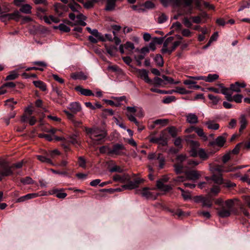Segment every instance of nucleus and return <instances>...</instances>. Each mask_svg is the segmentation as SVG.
Instances as JSON below:
<instances>
[{"label":"nucleus","mask_w":250,"mask_h":250,"mask_svg":"<svg viewBox=\"0 0 250 250\" xmlns=\"http://www.w3.org/2000/svg\"><path fill=\"white\" fill-rule=\"evenodd\" d=\"M183 83L184 84L188 85V88H192V85L196 84V82L191 80H186Z\"/></svg>","instance_id":"680f3d73"},{"label":"nucleus","mask_w":250,"mask_h":250,"mask_svg":"<svg viewBox=\"0 0 250 250\" xmlns=\"http://www.w3.org/2000/svg\"><path fill=\"white\" fill-rule=\"evenodd\" d=\"M247 125V121L246 119V118L244 115H242L241 116V120H240V127L239 128V131H242L243 129H244L246 125Z\"/></svg>","instance_id":"4c0bfd02"},{"label":"nucleus","mask_w":250,"mask_h":250,"mask_svg":"<svg viewBox=\"0 0 250 250\" xmlns=\"http://www.w3.org/2000/svg\"><path fill=\"white\" fill-rule=\"evenodd\" d=\"M125 49L131 51L134 49V44L131 42H127L124 45Z\"/></svg>","instance_id":"bf43d9fd"},{"label":"nucleus","mask_w":250,"mask_h":250,"mask_svg":"<svg viewBox=\"0 0 250 250\" xmlns=\"http://www.w3.org/2000/svg\"><path fill=\"white\" fill-rule=\"evenodd\" d=\"M21 182L24 185H28L33 183V180L29 176L21 179Z\"/></svg>","instance_id":"8fccbe9b"},{"label":"nucleus","mask_w":250,"mask_h":250,"mask_svg":"<svg viewBox=\"0 0 250 250\" xmlns=\"http://www.w3.org/2000/svg\"><path fill=\"white\" fill-rule=\"evenodd\" d=\"M31 6L28 4H25L21 6L20 11L21 12L25 14H30L31 13Z\"/></svg>","instance_id":"7c9ffc66"},{"label":"nucleus","mask_w":250,"mask_h":250,"mask_svg":"<svg viewBox=\"0 0 250 250\" xmlns=\"http://www.w3.org/2000/svg\"><path fill=\"white\" fill-rule=\"evenodd\" d=\"M182 24L180 22L177 21L172 24L171 28L173 30L179 31L181 29Z\"/></svg>","instance_id":"13d9d810"},{"label":"nucleus","mask_w":250,"mask_h":250,"mask_svg":"<svg viewBox=\"0 0 250 250\" xmlns=\"http://www.w3.org/2000/svg\"><path fill=\"white\" fill-rule=\"evenodd\" d=\"M154 61L159 66H162L164 64L163 59L161 55H157L154 58Z\"/></svg>","instance_id":"37998d69"},{"label":"nucleus","mask_w":250,"mask_h":250,"mask_svg":"<svg viewBox=\"0 0 250 250\" xmlns=\"http://www.w3.org/2000/svg\"><path fill=\"white\" fill-rule=\"evenodd\" d=\"M150 142L161 145L163 146H167V139L161 135L159 137H151L149 140Z\"/></svg>","instance_id":"9d476101"},{"label":"nucleus","mask_w":250,"mask_h":250,"mask_svg":"<svg viewBox=\"0 0 250 250\" xmlns=\"http://www.w3.org/2000/svg\"><path fill=\"white\" fill-rule=\"evenodd\" d=\"M175 100V98L174 96H168L163 100V102L165 104H169Z\"/></svg>","instance_id":"69168bd1"},{"label":"nucleus","mask_w":250,"mask_h":250,"mask_svg":"<svg viewBox=\"0 0 250 250\" xmlns=\"http://www.w3.org/2000/svg\"><path fill=\"white\" fill-rule=\"evenodd\" d=\"M38 137L41 138H44L48 141H51L53 140L52 136L49 134L41 133L38 135Z\"/></svg>","instance_id":"6e6d98bb"},{"label":"nucleus","mask_w":250,"mask_h":250,"mask_svg":"<svg viewBox=\"0 0 250 250\" xmlns=\"http://www.w3.org/2000/svg\"><path fill=\"white\" fill-rule=\"evenodd\" d=\"M126 149L122 144H116L113 145V147L108 151V155L111 156L124 155L125 154Z\"/></svg>","instance_id":"20e7f679"},{"label":"nucleus","mask_w":250,"mask_h":250,"mask_svg":"<svg viewBox=\"0 0 250 250\" xmlns=\"http://www.w3.org/2000/svg\"><path fill=\"white\" fill-rule=\"evenodd\" d=\"M97 2V0H88L86 2H84L83 0V3H82L83 7L86 9H90L93 7L95 3Z\"/></svg>","instance_id":"c756f323"},{"label":"nucleus","mask_w":250,"mask_h":250,"mask_svg":"<svg viewBox=\"0 0 250 250\" xmlns=\"http://www.w3.org/2000/svg\"><path fill=\"white\" fill-rule=\"evenodd\" d=\"M195 132L200 136L204 141L208 140V137L204 133L203 129L199 127H194Z\"/></svg>","instance_id":"a878e982"},{"label":"nucleus","mask_w":250,"mask_h":250,"mask_svg":"<svg viewBox=\"0 0 250 250\" xmlns=\"http://www.w3.org/2000/svg\"><path fill=\"white\" fill-rule=\"evenodd\" d=\"M227 134L224 133L222 135L217 137L215 140L209 143V146H217L220 147H223L226 142Z\"/></svg>","instance_id":"0eeeda50"},{"label":"nucleus","mask_w":250,"mask_h":250,"mask_svg":"<svg viewBox=\"0 0 250 250\" xmlns=\"http://www.w3.org/2000/svg\"><path fill=\"white\" fill-rule=\"evenodd\" d=\"M17 104V102L14 100L13 98H10L5 101V105L10 107L11 109L14 108V105Z\"/></svg>","instance_id":"ea45409f"},{"label":"nucleus","mask_w":250,"mask_h":250,"mask_svg":"<svg viewBox=\"0 0 250 250\" xmlns=\"http://www.w3.org/2000/svg\"><path fill=\"white\" fill-rule=\"evenodd\" d=\"M75 89L80 92L82 95L86 96H93L94 94L92 92V91L88 89H85L83 88L81 86H77L75 88Z\"/></svg>","instance_id":"dca6fc26"},{"label":"nucleus","mask_w":250,"mask_h":250,"mask_svg":"<svg viewBox=\"0 0 250 250\" xmlns=\"http://www.w3.org/2000/svg\"><path fill=\"white\" fill-rule=\"evenodd\" d=\"M146 9H151L155 7V4L151 1H146L141 5Z\"/></svg>","instance_id":"49530a36"},{"label":"nucleus","mask_w":250,"mask_h":250,"mask_svg":"<svg viewBox=\"0 0 250 250\" xmlns=\"http://www.w3.org/2000/svg\"><path fill=\"white\" fill-rule=\"evenodd\" d=\"M243 96L240 94H237L234 95L233 97H232V99L231 100H228L229 101H234L237 103H240L242 102Z\"/></svg>","instance_id":"09e8293b"},{"label":"nucleus","mask_w":250,"mask_h":250,"mask_svg":"<svg viewBox=\"0 0 250 250\" xmlns=\"http://www.w3.org/2000/svg\"><path fill=\"white\" fill-rule=\"evenodd\" d=\"M222 167H223V166L217 165V166H216L214 167L211 168V169L210 170L212 171L213 174H216L217 172L220 173L224 172V171L225 172V170H223Z\"/></svg>","instance_id":"a18cd8bd"},{"label":"nucleus","mask_w":250,"mask_h":250,"mask_svg":"<svg viewBox=\"0 0 250 250\" xmlns=\"http://www.w3.org/2000/svg\"><path fill=\"white\" fill-rule=\"evenodd\" d=\"M188 77L193 80H204L208 83H212L219 78V75L217 74H209L207 77L202 76Z\"/></svg>","instance_id":"39448f33"},{"label":"nucleus","mask_w":250,"mask_h":250,"mask_svg":"<svg viewBox=\"0 0 250 250\" xmlns=\"http://www.w3.org/2000/svg\"><path fill=\"white\" fill-rule=\"evenodd\" d=\"M69 142L74 145H79V141L77 139V136L75 135H73L69 137Z\"/></svg>","instance_id":"3c124183"},{"label":"nucleus","mask_w":250,"mask_h":250,"mask_svg":"<svg viewBox=\"0 0 250 250\" xmlns=\"http://www.w3.org/2000/svg\"><path fill=\"white\" fill-rule=\"evenodd\" d=\"M33 83L34 85L43 91L46 90V85L43 82L41 81H34Z\"/></svg>","instance_id":"c85d7f7f"},{"label":"nucleus","mask_w":250,"mask_h":250,"mask_svg":"<svg viewBox=\"0 0 250 250\" xmlns=\"http://www.w3.org/2000/svg\"><path fill=\"white\" fill-rule=\"evenodd\" d=\"M85 130L94 145L101 144L106 136L104 130L98 128H86Z\"/></svg>","instance_id":"f03ea898"},{"label":"nucleus","mask_w":250,"mask_h":250,"mask_svg":"<svg viewBox=\"0 0 250 250\" xmlns=\"http://www.w3.org/2000/svg\"><path fill=\"white\" fill-rule=\"evenodd\" d=\"M140 192L141 195L144 198L146 199H150L153 197L152 193L149 191V189L147 188H144L142 190L137 191V193Z\"/></svg>","instance_id":"aec40b11"},{"label":"nucleus","mask_w":250,"mask_h":250,"mask_svg":"<svg viewBox=\"0 0 250 250\" xmlns=\"http://www.w3.org/2000/svg\"><path fill=\"white\" fill-rule=\"evenodd\" d=\"M45 195H46V192L44 191H41L38 193H29L17 199V202H22L27 200Z\"/></svg>","instance_id":"423d86ee"},{"label":"nucleus","mask_w":250,"mask_h":250,"mask_svg":"<svg viewBox=\"0 0 250 250\" xmlns=\"http://www.w3.org/2000/svg\"><path fill=\"white\" fill-rule=\"evenodd\" d=\"M173 37H168L165 40L161 50L162 53L170 54L181 43V41L175 42H173Z\"/></svg>","instance_id":"7ed1b4c3"},{"label":"nucleus","mask_w":250,"mask_h":250,"mask_svg":"<svg viewBox=\"0 0 250 250\" xmlns=\"http://www.w3.org/2000/svg\"><path fill=\"white\" fill-rule=\"evenodd\" d=\"M167 20V16L164 14H161L158 18V22L159 23H162L166 21Z\"/></svg>","instance_id":"774afa93"},{"label":"nucleus","mask_w":250,"mask_h":250,"mask_svg":"<svg viewBox=\"0 0 250 250\" xmlns=\"http://www.w3.org/2000/svg\"><path fill=\"white\" fill-rule=\"evenodd\" d=\"M217 86L220 88V92L226 96L227 100H231L232 99V93H229V89L224 86L223 83H218Z\"/></svg>","instance_id":"4468645a"},{"label":"nucleus","mask_w":250,"mask_h":250,"mask_svg":"<svg viewBox=\"0 0 250 250\" xmlns=\"http://www.w3.org/2000/svg\"><path fill=\"white\" fill-rule=\"evenodd\" d=\"M19 74L17 70L10 71L5 79V81L14 80L19 77Z\"/></svg>","instance_id":"b1692460"},{"label":"nucleus","mask_w":250,"mask_h":250,"mask_svg":"<svg viewBox=\"0 0 250 250\" xmlns=\"http://www.w3.org/2000/svg\"><path fill=\"white\" fill-rule=\"evenodd\" d=\"M235 201H237V199H229V200H226L224 202V204L225 208H227L230 210L233 206L234 202Z\"/></svg>","instance_id":"e433bc0d"},{"label":"nucleus","mask_w":250,"mask_h":250,"mask_svg":"<svg viewBox=\"0 0 250 250\" xmlns=\"http://www.w3.org/2000/svg\"><path fill=\"white\" fill-rule=\"evenodd\" d=\"M12 167H8L4 168L3 170L0 172V180H1L4 176H8L13 174L12 170Z\"/></svg>","instance_id":"393cba45"},{"label":"nucleus","mask_w":250,"mask_h":250,"mask_svg":"<svg viewBox=\"0 0 250 250\" xmlns=\"http://www.w3.org/2000/svg\"><path fill=\"white\" fill-rule=\"evenodd\" d=\"M34 64L37 65L39 66V67H35V66H34L33 67H27L25 69L26 71H30L32 70H40V71H43L44 70L43 67H45L46 66V64L45 62H33Z\"/></svg>","instance_id":"ddd939ff"},{"label":"nucleus","mask_w":250,"mask_h":250,"mask_svg":"<svg viewBox=\"0 0 250 250\" xmlns=\"http://www.w3.org/2000/svg\"><path fill=\"white\" fill-rule=\"evenodd\" d=\"M72 78L74 79H80L85 80L87 79V76L84 75L83 73H79L77 75H74Z\"/></svg>","instance_id":"603ef678"},{"label":"nucleus","mask_w":250,"mask_h":250,"mask_svg":"<svg viewBox=\"0 0 250 250\" xmlns=\"http://www.w3.org/2000/svg\"><path fill=\"white\" fill-rule=\"evenodd\" d=\"M162 78L164 80L166 81L167 82V83L177 84L179 83V82H175L172 78L168 77L164 75L162 76Z\"/></svg>","instance_id":"0e129e2a"},{"label":"nucleus","mask_w":250,"mask_h":250,"mask_svg":"<svg viewBox=\"0 0 250 250\" xmlns=\"http://www.w3.org/2000/svg\"><path fill=\"white\" fill-rule=\"evenodd\" d=\"M107 52L111 56H114L117 50V47L114 46H106Z\"/></svg>","instance_id":"79ce46f5"},{"label":"nucleus","mask_w":250,"mask_h":250,"mask_svg":"<svg viewBox=\"0 0 250 250\" xmlns=\"http://www.w3.org/2000/svg\"><path fill=\"white\" fill-rule=\"evenodd\" d=\"M144 180L143 179L137 178L134 181L128 182V184L123 186V188L124 189L131 190L139 187V185L144 182Z\"/></svg>","instance_id":"6e6552de"},{"label":"nucleus","mask_w":250,"mask_h":250,"mask_svg":"<svg viewBox=\"0 0 250 250\" xmlns=\"http://www.w3.org/2000/svg\"><path fill=\"white\" fill-rule=\"evenodd\" d=\"M68 6L73 12H79L82 8L81 6L75 1L69 4Z\"/></svg>","instance_id":"72a5a7b5"},{"label":"nucleus","mask_w":250,"mask_h":250,"mask_svg":"<svg viewBox=\"0 0 250 250\" xmlns=\"http://www.w3.org/2000/svg\"><path fill=\"white\" fill-rule=\"evenodd\" d=\"M201 203L203 207L210 208L212 206V202L208 197H204Z\"/></svg>","instance_id":"473e14b6"},{"label":"nucleus","mask_w":250,"mask_h":250,"mask_svg":"<svg viewBox=\"0 0 250 250\" xmlns=\"http://www.w3.org/2000/svg\"><path fill=\"white\" fill-rule=\"evenodd\" d=\"M211 179L218 185H221L223 183V179L221 174H220L218 175L216 174H213Z\"/></svg>","instance_id":"bb28decb"},{"label":"nucleus","mask_w":250,"mask_h":250,"mask_svg":"<svg viewBox=\"0 0 250 250\" xmlns=\"http://www.w3.org/2000/svg\"><path fill=\"white\" fill-rule=\"evenodd\" d=\"M171 91H172V93L176 92L181 94H188L190 93V91L187 90L185 88L181 87H177L176 90H171Z\"/></svg>","instance_id":"c9c22d12"},{"label":"nucleus","mask_w":250,"mask_h":250,"mask_svg":"<svg viewBox=\"0 0 250 250\" xmlns=\"http://www.w3.org/2000/svg\"><path fill=\"white\" fill-rule=\"evenodd\" d=\"M185 174L187 179L193 181H196L200 178L201 176V172L199 171L192 170L186 172Z\"/></svg>","instance_id":"1a4fd4ad"},{"label":"nucleus","mask_w":250,"mask_h":250,"mask_svg":"<svg viewBox=\"0 0 250 250\" xmlns=\"http://www.w3.org/2000/svg\"><path fill=\"white\" fill-rule=\"evenodd\" d=\"M182 140L180 137H177L175 139L174 144L179 148H182L183 146L182 145Z\"/></svg>","instance_id":"4d7b16f0"},{"label":"nucleus","mask_w":250,"mask_h":250,"mask_svg":"<svg viewBox=\"0 0 250 250\" xmlns=\"http://www.w3.org/2000/svg\"><path fill=\"white\" fill-rule=\"evenodd\" d=\"M62 189L60 190L55 189L53 190V193L56 194V196L58 198L64 199L66 197L67 194L62 192Z\"/></svg>","instance_id":"cd10ccee"},{"label":"nucleus","mask_w":250,"mask_h":250,"mask_svg":"<svg viewBox=\"0 0 250 250\" xmlns=\"http://www.w3.org/2000/svg\"><path fill=\"white\" fill-rule=\"evenodd\" d=\"M186 141L187 142H189L190 143V144L191 146L192 147V148H195L196 147H199L200 146L199 143L197 141H193V140H189L188 139H186Z\"/></svg>","instance_id":"e2e57ef3"},{"label":"nucleus","mask_w":250,"mask_h":250,"mask_svg":"<svg viewBox=\"0 0 250 250\" xmlns=\"http://www.w3.org/2000/svg\"><path fill=\"white\" fill-rule=\"evenodd\" d=\"M55 28L59 29L61 31L65 32H68L70 31L69 27L63 23L60 24L58 26H55Z\"/></svg>","instance_id":"a19ab883"},{"label":"nucleus","mask_w":250,"mask_h":250,"mask_svg":"<svg viewBox=\"0 0 250 250\" xmlns=\"http://www.w3.org/2000/svg\"><path fill=\"white\" fill-rule=\"evenodd\" d=\"M137 72L139 75V77L143 79L146 83H150L151 81L148 77V71L146 69H138L137 70Z\"/></svg>","instance_id":"2eb2a0df"},{"label":"nucleus","mask_w":250,"mask_h":250,"mask_svg":"<svg viewBox=\"0 0 250 250\" xmlns=\"http://www.w3.org/2000/svg\"><path fill=\"white\" fill-rule=\"evenodd\" d=\"M186 117L187 122L190 124H196L198 122V117L194 113H188Z\"/></svg>","instance_id":"f3484780"},{"label":"nucleus","mask_w":250,"mask_h":250,"mask_svg":"<svg viewBox=\"0 0 250 250\" xmlns=\"http://www.w3.org/2000/svg\"><path fill=\"white\" fill-rule=\"evenodd\" d=\"M169 133L173 137H175L177 135V129L174 126H170L168 128Z\"/></svg>","instance_id":"864d4df0"},{"label":"nucleus","mask_w":250,"mask_h":250,"mask_svg":"<svg viewBox=\"0 0 250 250\" xmlns=\"http://www.w3.org/2000/svg\"><path fill=\"white\" fill-rule=\"evenodd\" d=\"M187 159L186 155L180 154L177 156L176 160L177 162V163L182 164V162L185 161Z\"/></svg>","instance_id":"5fc2aeb1"},{"label":"nucleus","mask_w":250,"mask_h":250,"mask_svg":"<svg viewBox=\"0 0 250 250\" xmlns=\"http://www.w3.org/2000/svg\"><path fill=\"white\" fill-rule=\"evenodd\" d=\"M110 172H122L123 169L119 166H114L110 168L109 170Z\"/></svg>","instance_id":"338daca9"},{"label":"nucleus","mask_w":250,"mask_h":250,"mask_svg":"<svg viewBox=\"0 0 250 250\" xmlns=\"http://www.w3.org/2000/svg\"><path fill=\"white\" fill-rule=\"evenodd\" d=\"M198 155L201 159L205 160L208 158V155L206 152L203 148H199L198 150Z\"/></svg>","instance_id":"58836bf2"},{"label":"nucleus","mask_w":250,"mask_h":250,"mask_svg":"<svg viewBox=\"0 0 250 250\" xmlns=\"http://www.w3.org/2000/svg\"><path fill=\"white\" fill-rule=\"evenodd\" d=\"M246 86V84L244 82L239 83L235 82L234 83L231 84L230 85V90L233 92H240L241 88H244Z\"/></svg>","instance_id":"f8f14e48"},{"label":"nucleus","mask_w":250,"mask_h":250,"mask_svg":"<svg viewBox=\"0 0 250 250\" xmlns=\"http://www.w3.org/2000/svg\"><path fill=\"white\" fill-rule=\"evenodd\" d=\"M69 109L76 113L81 110V106L78 102H73L69 104Z\"/></svg>","instance_id":"5701e85b"},{"label":"nucleus","mask_w":250,"mask_h":250,"mask_svg":"<svg viewBox=\"0 0 250 250\" xmlns=\"http://www.w3.org/2000/svg\"><path fill=\"white\" fill-rule=\"evenodd\" d=\"M168 120L167 119H158L154 122V124L155 125H160L164 126L168 124Z\"/></svg>","instance_id":"de8ad7c7"},{"label":"nucleus","mask_w":250,"mask_h":250,"mask_svg":"<svg viewBox=\"0 0 250 250\" xmlns=\"http://www.w3.org/2000/svg\"><path fill=\"white\" fill-rule=\"evenodd\" d=\"M44 154L46 155V156L39 155H37L36 157L37 159L42 163H47L53 165V163H52L51 159L47 157V156L49 155L48 154L46 151L44 152Z\"/></svg>","instance_id":"412c9836"},{"label":"nucleus","mask_w":250,"mask_h":250,"mask_svg":"<svg viewBox=\"0 0 250 250\" xmlns=\"http://www.w3.org/2000/svg\"><path fill=\"white\" fill-rule=\"evenodd\" d=\"M170 1L173 3L174 7L182 6V10L177 15L174 17V19H177L180 15L191 13L193 9L191 4L193 0H170Z\"/></svg>","instance_id":"f257e3e1"},{"label":"nucleus","mask_w":250,"mask_h":250,"mask_svg":"<svg viewBox=\"0 0 250 250\" xmlns=\"http://www.w3.org/2000/svg\"><path fill=\"white\" fill-rule=\"evenodd\" d=\"M77 19V22L79 24L82 26H85L86 25V22L84 21L86 20V17L82 14H80L76 17Z\"/></svg>","instance_id":"2f4dec72"},{"label":"nucleus","mask_w":250,"mask_h":250,"mask_svg":"<svg viewBox=\"0 0 250 250\" xmlns=\"http://www.w3.org/2000/svg\"><path fill=\"white\" fill-rule=\"evenodd\" d=\"M130 179V176L127 174L122 175L116 174L113 177V179L114 181L119 182L122 183L128 182Z\"/></svg>","instance_id":"9b49d317"},{"label":"nucleus","mask_w":250,"mask_h":250,"mask_svg":"<svg viewBox=\"0 0 250 250\" xmlns=\"http://www.w3.org/2000/svg\"><path fill=\"white\" fill-rule=\"evenodd\" d=\"M208 128L212 130H217L219 128V125L212 120H208L205 123Z\"/></svg>","instance_id":"4be33fe9"},{"label":"nucleus","mask_w":250,"mask_h":250,"mask_svg":"<svg viewBox=\"0 0 250 250\" xmlns=\"http://www.w3.org/2000/svg\"><path fill=\"white\" fill-rule=\"evenodd\" d=\"M208 98L211 101L212 104L214 105L217 104L220 100L218 97L215 96L212 94H208Z\"/></svg>","instance_id":"c03bdc74"},{"label":"nucleus","mask_w":250,"mask_h":250,"mask_svg":"<svg viewBox=\"0 0 250 250\" xmlns=\"http://www.w3.org/2000/svg\"><path fill=\"white\" fill-rule=\"evenodd\" d=\"M174 171L176 174H180L184 171V167L182 164L176 163L174 165Z\"/></svg>","instance_id":"f704fd0d"},{"label":"nucleus","mask_w":250,"mask_h":250,"mask_svg":"<svg viewBox=\"0 0 250 250\" xmlns=\"http://www.w3.org/2000/svg\"><path fill=\"white\" fill-rule=\"evenodd\" d=\"M217 214L220 217H228L230 215V210L228 208H226L224 206L218 211Z\"/></svg>","instance_id":"6ab92c4d"},{"label":"nucleus","mask_w":250,"mask_h":250,"mask_svg":"<svg viewBox=\"0 0 250 250\" xmlns=\"http://www.w3.org/2000/svg\"><path fill=\"white\" fill-rule=\"evenodd\" d=\"M116 1L115 0H106L104 10L112 11L115 9Z\"/></svg>","instance_id":"a211bd4d"},{"label":"nucleus","mask_w":250,"mask_h":250,"mask_svg":"<svg viewBox=\"0 0 250 250\" xmlns=\"http://www.w3.org/2000/svg\"><path fill=\"white\" fill-rule=\"evenodd\" d=\"M157 159L159 161V168L161 169L163 168L165 165L164 158L161 154H159Z\"/></svg>","instance_id":"052dcab7"}]
</instances>
